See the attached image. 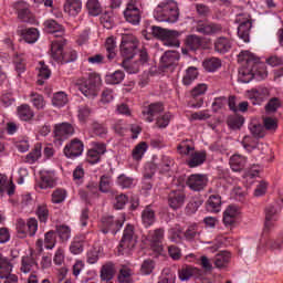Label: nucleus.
Returning a JSON list of instances; mask_svg holds the SVG:
<instances>
[{"label":"nucleus","instance_id":"obj_1","mask_svg":"<svg viewBox=\"0 0 283 283\" xmlns=\"http://www.w3.org/2000/svg\"><path fill=\"white\" fill-rule=\"evenodd\" d=\"M238 63H241L243 66L242 72H240V80L242 83H251L255 77V72L253 70L258 69L260 60L250 51H241L238 55Z\"/></svg>","mask_w":283,"mask_h":283},{"label":"nucleus","instance_id":"obj_2","mask_svg":"<svg viewBox=\"0 0 283 283\" xmlns=\"http://www.w3.org/2000/svg\"><path fill=\"white\" fill-rule=\"evenodd\" d=\"M154 17L156 21L176 23V21H178V17H180L178 4L174 0L161 2L155 9Z\"/></svg>","mask_w":283,"mask_h":283},{"label":"nucleus","instance_id":"obj_3","mask_svg":"<svg viewBox=\"0 0 283 283\" xmlns=\"http://www.w3.org/2000/svg\"><path fill=\"white\" fill-rule=\"evenodd\" d=\"M99 85H101V75L96 73H91L87 80L80 78L75 82V87H77V90L82 92V94H84V96L86 97L98 96Z\"/></svg>","mask_w":283,"mask_h":283},{"label":"nucleus","instance_id":"obj_4","mask_svg":"<svg viewBox=\"0 0 283 283\" xmlns=\"http://www.w3.org/2000/svg\"><path fill=\"white\" fill-rule=\"evenodd\" d=\"M140 42L138 38L132 33L122 34V42L119 44V54L124 60H132L138 52Z\"/></svg>","mask_w":283,"mask_h":283},{"label":"nucleus","instance_id":"obj_5","mask_svg":"<svg viewBox=\"0 0 283 283\" xmlns=\"http://www.w3.org/2000/svg\"><path fill=\"white\" fill-rule=\"evenodd\" d=\"M151 34L155 39L164 41V45L168 48H180V32L176 30L164 29L161 27H151Z\"/></svg>","mask_w":283,"mask_h":283},{"label":"nucleus","instance_id":"obj_6","mask_svg":"<svg viewBox=\"0 0 283 283\" xmlns=\"http://www.w3.org/2000/svg\"><path fill=\"white\" fill-rule=\"evenodd\" d=\"M234 23H239L238 36L244 43L251 41V29L253 28V19L249 14L240 13L237 15Z\"/></svg>","mask_w":283,"mask_h":283},{"label":"nucleus","instance_id":"obj_7","mask_svg":"<svg viewBox=\"0 0 283 283\" xmlns=\"http://www.w3.org/2000/svg\"><path fill=\"white\" fill-rule=\"evenodd\" d=\"M18 238H34L36 235V231H39V221L36 218H30L25 222L23 219H18L17 224H15Z\"/></svg>","mask_w":283,"mask_h":283},{"label":"nucleus","instance_id":"obj_8","mask_svg":"<svg viewBox=\"0 0 283 283\" xmlns=\"http://www.w3.org/2000/svg\"><path fill=\"white\" fill-rule=\"evenodd\" d=\"M137 242L138 241L136 240V235L134 233V226L127 224L124 230L122 240L119 242L118 254L124 255L125 252L123 251H126V250L132 251V249L136 247Z\"/></svg>","mask_w":283,"mask_h":283},{"label":"nucleus","instance_id":"obj_9","mask_svg":"<svg viewBox=\"0 0 283 283\" xmlns=\"http://www.w3.org/2000/svg\"><path fill=\"white\" fill-rule=\"evenodd\" d=\"M102 226L101 231L104 234L113 233V235H116L118 231L123 228V224H125V217H122V219H114V216H106L102 217L101 219Z\"/></svg>","mask_w":283,"mask_h":283},{"label":"nucleus","instance_id":"obj_10","mask_svg":"<svg viewBox=\"0 0 283 283\" xmlns=\"http://www.w3.org/2000/svg\"><path fill=\"white\" fill-rule=\"evenodd\" d=\"M187 187L191 191H205L209 185V176L205 174H192L186 180Z\"/></svg>","mask_w":283,"mask_h":283},{"label":"nucleus","instance_id":"obj_11","mask_svg":"<svg viewBox=\"0 0 283 283\" xmlns=\"http://www.w3.org/2000/svg\"><path fill=\"white\" fill-rule=\"evenodd\" d=\"M55 142L61 145L63 140H67L70 136H74V126L67 122L55 124L53 128Z\"/></svg>","mask_w":283,"mask_h":283},{"label":"nucleus","instance_id":"obj_12","mask_svg":"<svg viewBox=\"0 0 283 283\" xmlns=\"http://www.w3.org/2000/svg\"><path fill=\"white\" fill-rule=\"evenodd\" d=\"M247 96L252 105H262L264 101H269L271 96V91L269 88L261 86L259 88H252L247 91Z\"/></svg>","mask_w":283,"mask_h":283},{"label":"nucleus","instance_id":"obj_13","mask_svg":"<svg viewBox=\"0 0 283 283\" xmlns=\"http://www.w3.org/2000/svg\"><path fill=\"white\" fill-rule=\"evenodd\" d=\"M186 200L187 195L185 193V191L171 190L168 195V207H170L172 211H178V209H182Z\"/></svg>","mask_w":283,"mask_h":283},{"label":"nucleus","instance_id":"obj_14","mask_svg":"<svg viewBox=\"0 0 283 283\" xmlns=\"http://www.w3.org/2000/svg\"><path fill=\"white\" fill-rule=\"evenodd\" d=\"M179 60L180 53H178V51H166L160 57L159 70L165 72V70H169V67H174Z\"/></svg>","mask_w":283,"mask_h":283},{"label":"nucleus","instance_id":"obj_15","mask_svg":"<svg viewBox=\"0 0 283 283\" xmlns=\"http://www.w3.org/2000/svg\"><path fill=\"white\" fill-rule=\"evenodd\" d=\"M191 277H196V280H201V277H205V271L193 268L191 265L182 266L179 270V280L181 282H187L188 280H191Z\"/></svg>","mask_w":283,"mask_h":283},{"label":"nucleus","instance_id":"obj_16","mask_svg":"<svg viewBox=\"0 0 283 283\" xmlns=\"http://www.w3.org/2000/svg\"><path fill=\"white\" fill-rule=\"evenodd\" d=\"M83 142L78 138H74L64 147V156L66 158H78L83 154Z\"/></svg>","mask_w":283,"mask_h":283},{"label":"nucleus","instance_id":"obj_17","mask_svg":"<svg viewBox=\"0 0 283 283\" xmlns=\"http://www.w3.org/2000/svg\"><path fill=\"white\" fill-rule=\"evenodd\" d=\"M14 9L17 10L18 19L22 21V23H33L34 18L32 17V12L28 8V4L23 1H18L14 4Z\"/></svg>","mask_w":283,"mask_h":283},{"label":"nucleus","instance_id":"obj_18","mask_svg":"<svg viewBox=\"0 0 283 283\" xmlns=\"http://www.w3.org/2000/svg\"><path fill=\"white\" fill-rule=\"evenodd\" d=\"M196 30L200 34L209 36L211 34H218V32H222V25L218 23H205L202 21H199L197 23Z\"/></svg>","mask_w":283,"mask_h":283},{"label":"nucleus","instance_id":"obj_19","mask_svg":"<svg viewBox=\"0 0 283 283\" xmlns=\"http://www.w3.org/2000/svg\"><path fill=\"white\" fill-rule=\"evenodd\" d=\"M65 45H67V40H65V39H57V40L52 41L51 56H52L53 61H55L56 63H59V61H61V56H63V54H64L63 48H65Z\"/></svg>","mask_w":283,"mask_h":283},{"label":"nucleus","instance_id":"obj_20","mask_svg":"<svg viewBox=\"0 0 283 283\" xmlns=\"http://www.w3.org/2000/svg\"><path fill=\"white\" fill-rule=\"evenodd\" d=\"M124 17L128 23H132V25H138V23H140V10L135 4H127L126 10L124 11Z\"/></svg>","mask_w":283,"mask_h":283},{"label":"nucleus","instance_id":"obj_21","mask_svg":"<svg viewBox=\"0 0 283 283\" xmlns=\"http://www.w3.org/2000/svg\"><path fill=\"white\" fill-rule=\"evenodd\" d=\"M105 54L107 61L112 63L116 56H118V46L116 45V38L114 35L108 36L104 43Z\"/></svg>","mask_w":283,"mask_h":283},{"label":"nucleus","instance_id":"obj_22","mask_svg":"<svg viewBox=\"0 0 283 283\" xmlns=\"http://www.w3.org/2000/svg\"><path fill=\"white\" fill-rule=\"evenodd\" d=\"M165 238V230L156 229L150 235V247L156 253H163V240Z\"/></svg>","mask_w":283,"mask_h":283},{"label":"nucleus","instance_id":"obj_23","mask_svg":"<svg viewBox=\"0 0 283 283\" xmlns=\"http://www.w3.org/2000/svg\"><path fill=\"white\" fill-rule=\"evenodd\" d=\"M226 123L229 129H232V132H239L244 126V116L234 113L233 115L228 116Z\"/></svg>","mask_w":283,"mask_h":283},{"label":"nucleus","instance_id":"obj_24","mask_svg":"<svg viewBox=\"0 0 283 283\" xmlns=\"http://www.w3.org/2000/svg\"><path fill=\"white\" fill-rule=\"evenodd\" d=\"M161 112H165V106L163 105V103L157 102V103L150 104L146 109H144L143 115L148 116L147 117L148 123H153L154 116H157V114H160Z\"/></svg>","mask_w":283,"mask_h":283},{"label":"nucleus","instance_id":"obj_25","mask_svg":"<svg viewBox=\"0 0 283 283\" xmlns=\"http://www.w3.org/2000/svg\"><path fill=\"white\" fill-rule=\"evenodd\" d=\"M207 161V153L206 151H195L190 155V159L187 160L188 167L193 169L195 167H200V165H205Z\"/></svg>","mask_w":283,"mask_h":283},{"label":"nucleus","instance_id":"obj_26","mask_svg":"<svg viewBox=\"0 0 283 283\" xmlns=\"http://www.w3.org/2000/svg\"><path fill=\"white\" fill-rule=\"evenodd\" d=\"M83 10V2L81 0H66L64 3V11L71 17H76Z\"/></svg>","mask_w":283,"mask_h":283},{"label":"nucleus","instance_id":"obj_27","mask_svg":"<svg viewBox=\"0 0 283 283\" xmlns=\"http://www.w3.org/2000/svg\"><path fill=\"white\" fill-rule=\"evenodd\" d=\"M231 50V39L220 36L214 41V52L227 54Z\"/></svg>","mask_w":283,"mask_h":283},{"label":"nucleus","instance_id":"obj_28","mask_svg":"<svg viewBox=\"0 0 283 283\" xmlns=\"http://www.w3.org/2000/svg\"><path fill=\"white\" fill-rule=\"evenodd\" d=\"M222 207V198L220 195H212L207 201V211L211 213H220V208Z\"/></svg>","mask_w":283,"mask_h":283},{"label":"nucleus","instance_id":"obj_29","mask_svg":"<svg viewBox=\"0 0 283 283\" xmlns=\"http://www.w3.org/2000/svg\"><path fill=\"white\" fill-rule=\"evenodd\" d=\"M247 165V157L241 155H233L230 158V167L232 171H242Z\"/></svg>","mask_w":283,"mask_h":283},{"label":"nucleus","instance_id":"obj_30","mask_svg":"<svg viewBox=\"0 0 283 283\" xmlns=\"http://www.w3.org/2000/svg\"><path fill=\"white\" fill-rule=\"evenodd\" d=\"M105 81L108 85H120L125 81V72L117 70L114 73L107 74Z\"/></svg>","mask_w":283,"mask_h":283},{"label":"nucleus","instance_id":"obj_31","mask_svg":"<svg viewBox=\"0 0 283 283\" xmlns=\"http://www.w3.org/2000/svg\"><path fill=\"white\" fill-rule=\"evenodd\" d=\"M116 274V270L112 263H106L101 269V280L104 282H112L114 280V275Z\"/></svg>","mask_w":283,"mask_h":283},{"label":"nucleus","instance_id":"obj_32","mask_svg":"<svg viewBox=\"0 0 283 283\" xmlns=\"http://www.w3.org/2000/svg\"><path fill=\"white\" fill-rule=\"evenodd\" d=\"M142 220L145 227H151L156 222V212L151 209V206H147L144 209Z\"/></svg>","mask_w":283,"mask_h":283},{"label":"nucleus","instance_id":"obj_33","mask_svg":"<svg viewBox=\"0 0 283 283\" xmlns=\"http://www.w3.org/2000/svg\"><path fill=\"white\" fill-rule=\"evenodd\" d=\"M185 45L191 50V52H196V50H200V46L202 45V39L193 34L188 35L185 40Z\"/></svg>","mask_w":283,"mask_h":283},{"label":"nucleus","instance_id":"obj_34","mask_svg":"<svg viewBox=\"0 0 283 283\" xmlns=\"http://www.w3.org/2000/svg\"><path fill=\"white\" fill-rule=\"evenodd\" d=\"M18 116L21 120H32L34 118V111L28 104H22L18 107Z\"/></svg>","mask_w":283,"mask_h":283},{"label":"nucleus","instance_id":"obj_35","mask_svg":"<svg viewBox=\"0 0 283 283\" xmlns=\"http://www.w3.org/2000/svg\"><path fill=\"white\" fill-rule=\"evenodd\" d=\"M132 60H123L122 67L127 72V74H138L140 72V62L135 61L130 62Z\"/></svg>","mask_w":283,"mask_h":283},{"label":"nucleus","instance_id":"obj_36","mask_svg":"<svg viewBox=\"0 0 283 283\" xmlns=\"http://www.w3.org/2000/svg\"><path fill=\"white\" fill-rule=\"evenodd\" d=\"M9 273H12V263L0 252V277H7Z\"/></svg>","mask_w":283,"mask_h":283},{"label":"nucleus","instance_id":"obj_37","mask_svg":"<svg viewBox=\"0 0 283 283\" xmlns=\"http://www.w3.org/2000/svg\"><path fill=\"white\" fill-rule=\"evenodd\" d=\"M198 67L196 66H189L186 70V74L182 77V83L184 85H191V83H193V81H196V78H198Z\"/></svg>","mask_w":283,"mask_h":283},{"label":"nucleus","instance_id":"obj_38","mask_svg":"<svg viewBox=\"0 0 283 283\" xmlns=\"http://www.w3.org/2000/svg\"><path fill=\"white\" fill-rule=\"evenodd\" d=\"M32 255L33 253L31 252L30 255L22 258V273H30V271H32V268L38 265L36 260Z\"/></svg>","mask_w":283,"mask_h":283},{"label":"nucleus","instance_id":"obj_39","mask_svg":"<svg viewBox=\"0 0 283 283\" xmlns=\"http://www.w3.org/2000/svg\"><path fill=\"white\" fill-rule=\"evenodd\" d=\"M229 260H231V253L223 251L216 255L214 265L217 269H224L229 264Z\"/></svg>","mask_w":283,"mask_h":283},{"label":"nucleus","instance_id":"obj_40","mask_svg":"<svg viewBox=\"0 0 283 283\" xmlns=\"http://www.w3.org/2000/svg\"><path fill=\"white\" fill-rule=\"evenodd\" d=\"M203 67L207 72H216L222 67V61L218 57H210L203 61Z\"/></svg>","mask_w":283,"mask_h":283},{"label":"nucleus","instance_id":"obj_41","mask_svg":"<svg viewBox=\"0 0 283 283\" xmlns=\"http://www.w3.org/2000/svg\"><path fill=\"white\" fill-rule=\"evenodd\" d=\"M4 191L8 192V196H14V184L10 181V186H8V176L0 174V193Z\"/></svg>","mask_w":283,"mask_h":283},{"label":"nucleus","instance_id":"obj_42","mask_svg":"<svg viewBox=\"0 0 283 283\" xmlns=\"http://www.w3.org/2000/svg\"><path fill=\"white\" fill-rule=\"evenodd\" d=\"M86 8L91 17H98V14L103 12V8L101 7V2H98V0H87Z\"/></svg>","mask_w":283,"mask_h":283},{"label":"nucleus","instance_id":"obj_43","mask_svg":"<svg viewBox=\"0 0 283 283\" xmlns=\"http://www.w3.org/2000/svg\"><path fill=\"white\" fill-rule=\"evenodd\" d=\"M22 36L25 43H36L39 40V30L34 28L22 30Z\"/></svg>","mask_w":283,"mask_h":283},{"label":"nucleus","instance_id":"obj_44","mask_svg":"<svg viewBox=\"0 0 283 283\" xmlns=\"http://www.w3.org/2000/svg\"><path fill=\"white\" fill-rule=\"evenodd\" d=\"M147 148L148 145L146 144V142L137 144L132 153L134 160H142L143 156H145V151H147Z\"/></svg>","mask_w":283,"mask_h":283},{"label":"nucleus","instance_id":"obj_45","mask_svg":"<svg viewBox=\"0 0 283 283\" xmlns=\"http://www.w3.org/2000/svg\"><path fill=\"white\" fill-rule=\"evenodd\" d=\"M280 107H282V101L279 97H272L265 105V112L268 114H275Z\"/></svg>","mask_w":283,"mask_h":283},{"label":"nucleus","instance_id":"obj_46","mask_svg":"<svg viewBox=\"0 0 283 283\" xmlns=\"http://www.w3.org/2000/svg\"><path fill=\"white\" fill-rule=\"evenodd\" d=\"M44 244L45 249L52 250L56 247V232L54 230H50L44 234Z\"/></svg>","mask_w":283,"mask_h":283},{"label":"nucleus","instance_id":"obj_47","mask_svg":"<svg viewBox=\"0 0 283 283\" xmlns=\"http://www.w3.org/2000/svg\"><path fill=\"white\" fill-rule=\"evenodd\" d=\"M76 59H77L76 51L67 50L62 54L57 63H61V65H64V63H74Z\"/></svg>","mask_w":283,"mask_h":283},{"label":"nucleus","instance_id":"obj_48","mask_svg":"<svg viewBox=\"0 0 283 283\" xmlns=\"http://www.w3.org/2000/svg\"><path fill=\"white\" fill-rule=\"evenodd\" d=\"M250 132L254 138H264L266 136V130L262 124H252Z\"/></svg>","mask_w":283,"mask_h":283},{"label":"nucleus","instance_id":"obj_49","mask_svg":"<svg viewBox=\"0 0 283 283\" xmlns=\"http://www.w3.org/2000/svg\"><path fill=\"white\" fill-rule=\"evenodd\" d=\"M117 184L122 189H132L134 186V178L127 177V175L122 174L117 177Z\"/></svg>","mask_w":283,"mask_h":283},{"label":"nucleus","instance_id":"obj_50","mask_svg":"<svg viewBox=\"0 0 283 283\" xmlns=\"http://www.w3.org/2000/svg\"><path fill=\"white\" fill-rule=\"evenodd\" d=\"M83 249H84L83 239L75 238L70 247L71 253H73V255H78V254L83 253Z\"/></svg>","mask_w":283,"mask_h":283},{"label":"nucleus","instance_id":"obj_51","mask_svg":"<svg viewBox=\"0 0 283 283\" xmlns=\"http://www.w3.org/2000/svg\"><path fill=\"white\" fill-rule=\"evenodd\" d=\"M154 269H156V262L151 259H147L142 263L140 271L143 275H151V273H154Z\"/></svg>","mask_w":283,"mask_h":283},{"label":"nucleus","instance_id":"obj_52","mask_svg":"<svg viewBox=\"0 0 283 283\" xmlns=\"http://www.w3.org/2000/svg\"><path fill=\"white\" fill-rule=\"evenodd\" d=\"M56 233L62 242H67V240H70L72 230L67 226H56Z\"/></svg>","mask_w":283,"mask_h":283},{"label":"nucleus","instance_id":"obj_53","mask_svg":"<svg viewBox=\"0 0 283 283\" xmlns=\"http://www.w3.org/2000/svg\"><path fill=\"white\" fill-rule=\"evenodd\" d=\"M119 283H132V270L128 268H122L117 276Z\"/></svg>","mask_w":283,"mask_h":283},{"label":"nucleus","instance_id":"obj_54","mask_svg":"<svg viewBox=\"0 0 283 283\" xmlns=\"http://www.w3.org/2000/svg\"><path fill=\"white\" fill-rule=\"evenodd\" d=\"M158 283H176V274L170 269H164Z\"/></svg>","mask_w":283,"mask_h":283},{"label":"nucleus","instance_id":"obj_55","mask_svg":"<svg viewBox=\"0 0 283 283\" xmlns=\"http://www.w3.org/2000/svg\"><path fill=\"white\" fill-rule=\"evenodd\" d=\"M67 103V95L63 92L55 93L52 99V104L55 107H63Z\"/></svg>","mask_w":283,"mask_h":283},{"label":"nucleus","instance_id":"obj_56","mask_svg":"<svg viewBox=\"0 0 283 283\" xmlns=\"http://www.w3.org/2000/svg\"><path fill=\"white\" fill-rule=\"evenodd\" d=\"M277 118L265 117L263 118V127L268 132H276L277 130Z\"/></svg>","mask_w":283,"mask_h":283},{"label":"nucleus","instance_id":"obj_57","mask_svg":"<svg viewBox=\"0 0 283 283\" xmlns=\"http://www.w3.org/2000/svg\"><path fill=\"white\" fill-rule=\"evenodd\" d=\"M67 196V192L63 189H56L52 193V202L54 205H61L65 200V197Z\"/></svg>","mask_w":283,"mask_h":283},{"label":"nucleus","instance_id":"obj_58","mask_svg":"<svg viewBox=\"0 0 283 283\" xmlns=\"http://www.w3.org/2000/svg\"><path fill=\"white\" fill-rule=\"evenodd\" d=\"M30 96L32 97V103L36 109H43L45 107V99L43 95L38 93H31Z\"/></svg>","mask_w":283,"mask_h":283},{"label":"nucleus","instance_id":"obj_59","mask_svg":"<svg viewBox=\"0 0 283 283\" xmlns=\"http://www.w3.org/2000/svg\"><path fill=\"white\" fill-rule=\"evenodd\" d=\"M35 213L40 222H48V218H50V210H48V206H39Z\"/></svg>","mask_w":283,"mask_h":283},{"label":"nucleus","instance_id":"obj_60","mask_svg":"<svg viewBox=\"0 0 283 283\" xmlns=\"http://www.w3.org/2000/svg\"><path fill=\"white\" fill-rule=\"evenodd\" d=\"M38 158H41V145H35L34 149L27 155V163H36Z\"/></svg>","mask_w":283,"mask_h":283},{"label":"nucleus","instance_id":"obj_61","mask_svg":"<svg viewBox=\"0 0 283 283\" xmlns=\"http://www.w3.org/2000/svg\"><path fill=\"white\" fill-rule=\"evenodd\" d=\"M115 205H114V209H125V205H127L129 202V197H127V195L125 193H120L119 196L115 197Z\"/></svg>","mask_w":283,"mask_h":283},{"label":"nucleus","instance_id":"obj_62","mask_svg":"<svg viewBox=\"0 0 283 283\" xmlns=\"http://www.w3.org/2000/svg\"><path fill=\"white\" fill-rule=\"evenodd\" d=\"M44 25L49 34H54L57 30H61V28H63V25L59 24V22H56L55 20H48L44 22Z\"/></svg>","mask_w":283,"mask_h":283},{"label":"nucleus","instance_id":"obj_63","mask_svg":"<svg viewBox=\"0 0 283 283\" xmlns=\"http://www.w3.org/2000/svg\"><path fill=\"white\" fill-rule=\"evenodd\" d=\"M109 189V177L103 175L99 179V191H102V193H108Z\"/></svg>","mask_w":283,"mask_h":283},{"label":"nucleus","instance_id":"obj_64","mask_svg":"<svg viewBox=\"0 0 283 283\" xmlns=\"http://www.w3.org/2000/svg\"><path fill=\"white\" fill-rule=\"evenodd\" d=\"M207 92V84H199L191 91L192 98H198V96H202Z\"/></svg>","mask_w":283,"mask_h":283}]
</instances>
